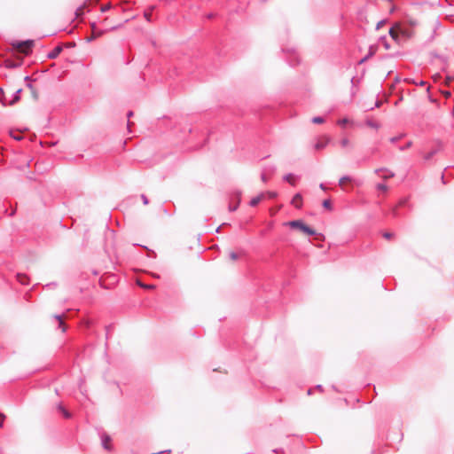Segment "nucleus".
<instances>
[{
  "instance_id": "nucleus-1",
  "label": "nucleus",
  "mask_w": 454,
  "mask_h": 454,
  "mask_svg": "<svg viewBox=\"0 0 454 454\" xmlns=\"http://www.w3.org/2000/svg\"><path fill=\"white\" fill-rule=\"evenodd\" d=\"M293 231L299 235L309 237L312 235V228L301 220H294L285 223Z\"/></svg>"
},
{
  "instance_id": "nucleus-2",
  "label": "nucleus",
  "mask_w": 454,
  "mask_h": 454,
  "mask_svg": "<svg viewBox=\"0 0 454 454\" xmlns=\"http://www.w3.org/2000/svg\"><path fill=\"white\" fill-rule=\"evenodd\" d=\"M12 47L19 52L23 53L25 55H28L32 48L34 46V41L33 40H27L23 42H15L12 43Z\"/></svg>"
},
{
  "instance_id": "nucleus-3",
  "label": "nucleus",
  "mask_w": 454,
  "mask_h": 454,
  "mask_svg": "<svg viewBox=\"0 0 454 454\" xmlns=\"http://www.w3.org/2000/svg\"><path fill=\"white\" fill-rule=\"evenodd\" d=\"M331 137L328 135L319 136L314 145V148L317 150H323L331 142Z\"/></svg>"
},
{
  "instance_id": "nucleus-4",
  "label": "nucleus",
  "mask_w": 454,
  "mask_h": 454,
  "mask_svg": "<svg viewBox=\"0 0 454 454\" xmlns=\"http://www.w3.org/2000/svg\"><path fill=\"white\" fill-rule=\"evenodd\" d=\"M325 240V236L321 233H316L314 231V247L324 248L325 246L322 244Z\"/></svg>"
},
{
  "instance_id": "nucleus-5",
  "label": "nucleus",
  "mask_w": 454,
  "mask_h": 454,
  "mask_svg": "<svg viewBox=\"0 0 454 454\" xmlns=\"http://www.w3.org/2000/svg\"><path fill=\"white\" fill-rule=\"evenodd\" d=\"M291 204L295 207L300 209L302 206V197L300 193H297L294 196L293 200H291Z\"/></svg>"
},
{
  "instance_id": "nucleus-6",
  "label": "nucleus",
  "mask_w": 454,
  "mask_h": 454,
  "mask_svg": "<svg viewBox=\"0 0 454 454\" xmlns=\"http://www.w3.org/2000/svg\"><path fill=\"white\" fill-rule=\"evenodd\" d=\"M61 51H62V46L58 45L48 54V58L51 59H56L60 54Z\"/></svg>"
},
{
  "instance_id": "nucleus-7",
  "label": "nucleus",
  "mask_w": 454,
  "mask_h": 454,
  "mask_svg": "<svg viewBox=\"0 0 454 454\" xmlns=\"http://www.w3.org/2000/svg\"><path fill=\"white\" fill-rule=\"evenodd\" d=\"M91 31H92L91 39L98 38V37L101 36L104 34V32L99 30L97 27L96 24H94V23L91 24Z\"/></svg>"
},
{
  "instance_id": "nucleus-8",
  "label": "nucleus",
  "mask_w": 454,
  "mask_h": 454,
  "mask_svg": "<svg viewBox=\"0 0 454 454\" xmlns=\"http://www.w3.org/2000/svg\"><path fill=\"white\" fill-rule=\"evenodd\" d=\"M265 197L264 193H261L258 196L253 198L250 201V206L255 207L257 206Z\"/></svg>"
},
{
  "instance_id": "nucleus-9",
  "label": "nucleus",
  "mask_w": 454,
  "mask_h": 454,
  "mask_svg": "<svg viewBox=\"0 0 454 454\" xmlns=\"http://www.w3.org/2000/svg\"><path fill=\"white\" fill-rule=\"evenodd\" d=\"M16 277L17 280L22 285H27L29 282V278L26 274L18 273Z\"/></svg>"
},
{
  "instance_id": "nucleus-10",
  "label": "nucleus",
  "mask_w": 454,
  "mask_h": 454,
  "mask_svg": "<svg viewBox=\"0 0 454 454\" xmlns=\"http://www.w3.org/2000/svg\"><path fill=\"white\" fill-rule=\"evenodd\" d=\"M400 28V26L399 24H395V27H391L389 29V35L390 36L395 40V41H397L398 40V34L396 32V29H399Z\"/></svg>"
},
{
  "instance_id": "nucleus-11",
  "label": "nucleus",
  "mask_w": 454,
  "mask_h": 454,
  "mask_svg": "<svg viewBox=\"0 0 454 454\" xmlns=\"http://www.w3.org/2000/svg\"><path fill=\"white\" fill-rule=\"evenodd\" d=\"M322 206L325 210L331 211L332 210V201L330 199H325L322 201Z\"/></svg>"
},
{
  "instance_id": "nucleus-12",
  "label": "nucleus",
  "mask_w": 454,
  "mask_h": 454,
  "mask_svg": "<svg viewBox=\"0 0 454 454\" xmlns=\"http://www.w3.org/2000/svg\"><path fill=\"white\" fill-rule=\"evenodd\" d=\"M377 172H378V173H380V172H382V170H378ZM393 176H394V173H393V172H391V171H388V170H387V171H383V174H382V175H380V177H381L382 179H384V180H387V179H388V178H390V177H393Z\"/></svg>"
},
{
  "instance_id": "nucleus-13",
  "label": "nucleus",
  "mask_w": 454,
  "mask_h": 454,
  "mask_svg": "<svg viewBox=\"0 0 454 454\" xmlns=\"http://www.w3.org/2000/svg\"><path fill=\"white\" fill-rule=\"evenodd\" d=\"M350 183H351V179L348 176H345V177L340 178V182H339L340 185L342 188H345V186L349 184Z\"/></svg>"
},
{
  "instance_id": "nucleus-14",
  "label": "nucleus",
  "mask_w": 454,
  "mask_h": 454,
  "mask_svg": "<svg viewBox=\"0 0 454 454\" xmlns=\"http://www.w3.org/2000/svg\"><path fill=\"white\" fill-rule=\"evenodd\" d=\"M20 91H21V89H18L15 91V95H14L13 98L9 103L10 106H13L15 103H17L20 100L19 94H20Z\"/></svg>"
},
{
  "instance_id": "nucleus-15",
  "label": "nucleus",
  "mask_w": 454,
  "mask_h": 454,
  "mask_svg": "<svg viewBox=\"0 0 454 454\" xmlns=\"http://www.w3.org/2000/svg\"><path fill=\"white\" fill-rule=\"evenodd\" d=\"M111 439L109 436H105L104 439H103V446L106 449V450H111Z\"/></svg>"
},
{
  "instance_id": "nucleus-16",
  "label": "nucleus",
  "mask_w": 454,
  "mask_h": 454,
  "mask_svg": "<svg viewBox=\"0 0 454 454\" xmlns=\"http://www.w3.org/2000/svg\"><path fill=\"white\" fill-rule=\"evenodd\" d=\"M340 144L341 147L346 148V147L349 146L350 141L348 140V137H343L340 139Z\"/></svg>"
},
{
  "instance_id": "nucleus-17",
  "label": "nucleus",
  "mask_w": 454,
  "mask_h": 454,
  "mask_svg": "<svg viewBox=\"0 0 454 454\" xmlns=\"http://www.w3.org/2000/svg\"><path fill=\"white\" fill-rule=\"evenodd\" d=\"M285 179L290 183L292 185H294V176L293 175H287Z\"/></svg>"
},
{
  "instance_id": "nucleus-18",
  "label": "nucleus",
  "mask_w": 454,
  "mask_h": 454,
  "mask_svg": "<svg viewBox=\"0 0 454 454\" xmlns=\"http://www.w3.org/2000/svg\"><path fill=\"white\" fill-rule=\"evenodd\" d=\"M59 321V327L62 328V331L65 332L66 331V326L62 321V317L60 316H56L55 317Z\"/></svg>"
},
{
  "instance_id": "nucleus-19",
  "label": "nucleus",
  "mask_w": 454,
  "mask_h": 454,
  "mask_svg": "<svg viewBox=\"0 0 454 454\" xmlns=\"http://www.w3.org/2000/svg\"><path fill=\"white\" fill-rule=\"evenodd\" d=\"M377 189L380 190V191H382V192H387V186L383 184H377Z\"/></svg>"
},
{
  "instance_id": "nucleus-20",
  "label": "nucleus",
  "mask_w": 454,
  "mask_h": 454,
  "mask_svg": "<svg viewBox=\"0 0 454 454\" xmlns=\"http://www.w3.org/2000/svg\"><path fill=\"white\" fill-rule=\"evenodd\" d=\"M383 237L387 239H390L395 237V234L393 232H384Z\"/></svg>"
},
{
  "instance_id": "nucleus-21",
  "label": "nucleus",
  "mask_w": 454,
  "mask_h": 454,
  "mask_svg": "<svg viewBox=\"0 0 454 454\" xmlns=\"http://www.w3.org/2000/svg\"><path fill=\"white\" fill-rule=\"evenodd\" d=\"M83 8H84V6H81L76 10V12H75L76 17L82 16L83 14Z\"/></svg>"
},
{
  "instance_id": "nucleus-22",
  "label": "nucleus",
  "mask_w": 454,
  "mask_h": 454,
  "mask_svg": "<svg viewBox=\"0 0 454 454\" xmlns=\"http://www.w3.org/2000/svg\"><path fill=\"white\" fill-rule=\"evenodd\" d=\"M10 135H11V136L15 139V140L20 141V140H21V139H22V136H20V135H19V134H18V135H15V134L13 133V131H10Z\"/></svg>"
},
{
  "instance_id": "nucleus-23",
  "label": "nucleus",
  "mask_w": 454,
  "mask_h": 454,
  "mask_svg": "<svg viewBox=\"0 0 454 454\" xmlns=\"http://www.w3.org/2000/svg\"><path fill=\"white\" fill-rule=\"evenodd\" d=\"M146 20L151 21L152 20V12H145L144 14Z\"/></svg>"
},
{
  "instance_id": "nucleus-24",
  "label": "nucleus",
  "mask_w": 454,
  "mask_h": 454,
  "mask_svg": "<svg viewBox=\"0 0 454 454\" xmlns=\"http://www.w3.org/2000/svg\"><path fill=\"white\" fill-rule=\"evenodd\" d=\"M229 256L230 258L232 260V261H235L238 259V254L235 253V252H231L229 254Z\"/></svg>"
},
{
  "instance_id": "nucleus-25",
  "label": "nucleus",
  "mask_w": 454,
  "mask_h": 454,
  "mask_svg": "<svg viewBox=\"0 0 454 454\" xmlns=\"http://www.w3.org/2000/svg\"><path fill=\"white\" fill-rule=\"evenodd\" d=\"M324 122V119L322 117H317V118H314V123H323Z\"/></svg>"
},
{
  "instance_id": "nucleus-26",
  "label": "nucleus",
  "mask_w": 454,
  "mask_h": 454,
  "mask_svg": "<svg viewBox=\"0 0 454 454\" xmlns=\"http://www.w3.org/2000/svg\"><path fill=\"white\" fill-rule=\"evenodd\" d=\"M264 194L267 195L269 198H275L277 196V193L274 192H268L267 193Z\"/></svg>"
},
{
  "instance_id": "nucleus-27",
  "label": "nucleus",
  "mask_w": 454,
  "mask_h": 454,
  "mask_svg": "<svg viewBox=\"0 0 454 454\" xmlns=\"http://www.w3.org/2000/svg\"><path fill=\"white\" fill-rule=\"evenodd\" d=\"M5 419V416L4 414L1 413L0 412V427H2L4 426V420Z\"/></svg>"
},
{
  "instance_id": "nucleus-28",
  "label": "nucleus",
  "mask_w": 454,
  "mask_h": 454,
  "mask_svg": "<svg viewBox=\"0 0 454 454\" xmlns=\"http://www.w3.org/2000/svg\"><path fill=\"white\" fill-rule=\"evenodd\" d=\"M348 122V119H346V118H344V119H342V120H340V121H338V124H340V125H341V126H344V125H345V124H347Z\"/></svg>"
},
{
  "instance_id": "nucleus-29",
  "label": "nucleus",
  "mask_w": 454,
  "mask_h": 454,
  "mask_svg": "<svg viewBox=\"0 0 454 454\" xmlns=\"http://www.w3.org/2000/svg\"><path fill=\"white\" fill-rule=\"evenodd\" d=\"M376 47H371L370 48V56L373 55L376 51Z\"/></svg>"
},
{
  "instance_id": "nucleus-30",
  "label": "nucleus",
  "mask_w": 454,
  "mask_h": 454,
  "mask_svg": "<svg viewBox=\"0 0 454 454\" xmlns=\"http://www.w3.org/2000/svg\"><path fill=\"white\" fill-rule=\"evenodd\" d=\"M384 24H385V21H384V20L380 21V22L377 24V29H380V27H381Z\"/></svg>"
},
{
  "instance_id": "nucleus-31",
  "label": "nucleus",
  "mask_w": 454,
  "mask_h": 454,
  "mask_svg": "<svg viewBox=\"0 0 454 454\" xmlns=\"http://www.w3.org/2000/svg\"><path fill=\"white\" fill-rule=\"evenodd\" d=\"M62 411H63V414L65 415L66 418H69L70 417V413L68 411H67L64 409H62Z\"/></svg>"
},
{
  "instance_id": "nucleus-32",
  "label": "nucleus",
  "mask_w": 454,
  "mask_h": 454,
  "mask_svg": "<svg viewBox=\"0 0 454 454\" xmlns=\"http://www.w3.org/2000/svg\"><path fill=\"white\" fill-rule=\"evenodd\" d=\"M261 178H262V181L264 183L267 182V180H268V178L266 177L265 175H262Z\"/></svg>"
},
{
  "instance_id": "nucleus-33",
  "label": "nucleus",
  "mask_w": 454,
  "mask_h": 454,
  "mask_svg": "<svg viewBox=\"0 0 454 454\" xmlns=\"http://www.w3.org/2000/svg\"><path fill=\"white\" fill-rule=\"evenodd\" d=\"M382 102L378 100L375 104L376 107H380L381 106Z\"/></svg>"
},
{
  "instance_id": "nucleus-34",
  "label": "nucleus",
  "mask_w": 454,
  "mask_h": 454,
  "mask_svg": "<svg viewBox=\"0 0 454 454\" xmlns=\"http://www.w3.org/2000/svg\"><path fill=\"white\" fill-rule=\"evenodd\" d=\"M143 287L145 288H153V286H145V285H141Z\"/></svg>"
},
{
  "instance_id": "nucleus-35",
  "label": "nucleus",
  "mask_w": 454,
  "mask_h": 454,
  "mask_svg": "<svg viewBox=\"0 0 454 454\" xmlns=\"http://www.w3.org/2000/svg\"><path fill=\"white\" fill-rule=\"evenodd\" d=\"M132 115H133V112H129V113H128V118L132 117Z\"/></svg>"
},
{
  "instance_id": "nucleus-36",
  "label": "nucleus",
  "mask_w": 454,
  "mask_h": 454,
  "mask_svg": "<svg viewBox=\"0 0 454 454\" xmlns=\"http://www.w3.org/2000/svg\"><path fill=\"white\" fill-rule=\"evenodd\" d=\"M410 24H411V26H414V25H416V24H417V22H416V21H413V20H410Z\"/></svg>"
},
{
  "instance_id": "nucleus-37",
  "label": "nucleus",
  "mask_w": 454,
  "mask_h": 454,
  "mask_svg": "<svg viewBox=\"0 0 454 454\" xmlns=\"http://www.w3.org/2000/svg\"><path fill=\"white\" fill-rule=\"evenodd\" d=\"M131 124H132L131 122H129L128 127L129 128L131 126Z\"/></svg>"
}]
</instances>
